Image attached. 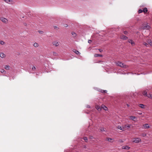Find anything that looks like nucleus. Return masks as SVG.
Here are the masks:
<instances>
[{"mask_svg": "<svg viewBox=\"0 0 152 152\" xmlns=\"http://www.w3.org/2000/svg\"><path fill=\"white\" fill-rule=\"evenodd\" d=\"M33 46L35 47H37L39 46V45L37 43L35 42L34 43Z\"/></svg>", "mask_w": 152, "mask_h": 152, "instance_id": "22", "label": "nucleus"}, {"mask_svg": "<svg viewBox=\"0 0 152 152\" xmlns=\"http://www.w3.org/2000/svg\"><path fill=\"white\" fill-rule=\"evenodd\" d=\"M83 139L85 140V142H87L88 141L87 138L86 137H84L83 138Z\"/></svg>", "mask_w": 152, "mask_h": 152, "instance_id": "30", "label": "nucleus"}, {"mask_svg": "<svg viewBox=\"0 0 152 152\" xmlns=\"http://www.w3.org/2000/svg\"><path fill=\"white\" fill-rule=\"evenodd\" d=\"M130 147L127 145L123 146L122 147V149H124L129 150L130 148Z\"/></svg>", "mask_w": 152, "mask_h": 152, "instance_id": "9", "label": "nucleus"}, {"mask_svg": "<svg viewBox=\"0 0 152 152\" xmlns=\"http://www.w3.org/2000/svg\"><path fill=\"white\" fill-rule=\"evenodd\" d=\"M117 128L119 129H120L122 131H124L125 129H124V126H118V127H117Z\"/></svg>", "mask_w": 152, "mask_h": 152, "instance_id": "14", "label": "nucleus"}, {"mask_svg": "<svg viewBox=\"0 0 152 152\" xmlns=\"http://www.w3.org/2000/svg\"><path fill=\"white\" fill-rule=\"evenodd\" d=\"M99 50L100 52H101L103 51L101 49H99Z\"/></svg>", "mask_w": 152, "mask_h": 152, "instance_id": "43", "label": "nucleus"}, {"mask_svg": "<svg viewBox=\"0 0 152 152\" xmlns=\"http://www.w3.org/2000/svg\"><path fill=\"white\" fill-rule=\"evenodd\" d=\"M1 20L4 23H8V20L5 18L1 17L0 18Z\"/></svg>", "mask_w": 152, "mask_h": 152, "instance_id": "2", "label": "nucleus"}, {"mask_svg": "<svg viewBox=\"0 0 152 152\" xmlns=\"http://www.w3.org/2000/svg\"><path fill=\"white\" fill-rule=\"evenodd\" d=\"M142 136L143 137H144L146 136V134L145 133H143L142 134Z\"/></svg>", "mask_w": 152, "mask_h": 152, "instance_id": "38", "label": "nucleus"}, {"mask_svg": "<svg viewBox=\"0 0 152 152\" xmlns=\"http://www.w3.org/2000/svg\"><path fill=\"white\" fill-rule=\"evenodd\" d=\"M131 124H126L124 126V129H125V128H130L131 127Z\"/></svg>", "mask_w": 152, "mask_h": 152, "instance_id": "8", "label": "nucleus"}, {"mask_svg": "<svg viewBox=\"0 0 152 152\" xmlns=\"http://www.w3.org/2000/svg\"><path fill=\"white\" fill-rule=\"evenodd\" d=\"M130 119L132 120H134L136 118V117L134 116H131L130 117Z\"/></svg>", "mask_w": 152, "mask_h": 152, "instance_id": "20", "label": "nucleus"}, {"mask_svg": "<svg viewBox=\"0 0 152 152\" xmlns=\"http://www.w3.org/2000/svg\"><path fill=\"white\" fill-rule=\"evenodd\" d=\"M89 138L90 139H94L95 138L93 136H90L89 137Z\"/></svg>", "mask_w": 152, "mask_h": 152, "instance_id": "37", "label": "nucleus"}, {"mask_svg": "<svg viewBox=\"0 0 152 152\" xmlns=\"http://www.w3.org/2000/svg\"><path fill=\"white\" fill-rule=\"evenodd\" d=\"M124 33L125 35H127L128 34V32L126 31H124Z\"/></svg>", "mask_w": 152, "mask_h": 152, "instance_id": "39", "label": "nucleus"}, {"mask_svg": "<svg viewBox=\"0 0 152 152\" xmlns=\"http://www.w3.org/2000/svg\"><path fill=\"white\" fill-rule=\"evenodd\" d=\"M148 10L147 8L145 7L144 8L143 10V12L145 13H146L148 12Z\"/></svg>", "mask_w": 152, "mask_h": 152, "instance_id": "18", "label": "nucleus"}, {"mask_svg": "<svg viewBox=\"0 0 152 152\" xmlns=\"http://www.w3.org/2000/svg\"><path fill=\"white\" fill-rule=\"evenodd\" d=\"M1 72V73H4V72H5V73H6V72L3 69H2Z\"/></svg>", "mask_w": 152, "mask_h": 152, "instance_id": "36", "label": "nucleus"}, {"mask_svg": "<svg viewBox=\"0 0 152 152\" xmlns=\"http://www.w3.org/2000/svg\"><path fill=\"white\" fill-rule=\"evenodd\" d=\"M143 94L144 95H145V96H147V92L146 91H143Z\"/></svg>", "mask_w": 152, "mask_h": 152, "instance_id": "25", "label": "nucleus"}, {"mask_svg": "<svg viewBox=\"0 0 152 152\" xmlns=\"http://www.w3.org/2000/svg\"><path fill=\"white\" fill-rule=\"evenodd\" d=\"M53 44L56 47L58 46L59 45L58 42L57 41L54 42H53Z\"/></svg>", "mask_w": 152, "mask_h": 152, "instance_id": "11", "label": "nucleus"}, {"mask_svg": "<svg viewBox=\"0 0 152 152\" xmlns=\"http://www.w3.org/2000/svg\"><path fill=\"white\" fill-rule=\"evenodd\" d=\"M73 51L77 54L78 55L80 54V53L78 51L76 50H74Z\"/></svg>", "mask_w": 152, "mask_h": 152, "instance_id": "17", "label": "nucleus"}, {"mask_svg": "<svg viewBox=\"0 0 152 152\" xmlns=\"http://www.w3.org/2000/svg\"><path fill=\"white\" fill-rule=\"evenodd\" d=\"M53 53L54 56H58V54L56 52H53Z\"/></svg>", "mask_w": 152, "mask_h": 152, "instance_id": "21", "label": "nucleus"}, {"mask_svg": "<svg viewBox=\"0 0 152 152\" xmlns=\"http://www.w3.org/2000/svg\"><path fill=\"white\" fill-rule=\"evenodd\" d=\"M4 44V42L2 41H0V44L1 45H3Z\"/></svg>", "mask_w": 152, "mask_h": 152, "instance_id": "31", "label": "nucleus"}, {"mask_svg": "<svg viewBox=\"0 0 152 152\" xmlns=\"http://www.w3.org/2000/svg\"><path fill=\"white\" fill-rule=\"evenodd\" d=\"M150 128V126L148 124H146L143 125L142 128L144 129H147Z\"/></svg>", "mask_w": 152, "mask_h": 152, "instance_id": "5", "label": "nucleus"}, {"mask_svg": "<svg viewBox=\"0 0 152 152\" xmlns=\"http://www.w3.org/2000/svg\"><path fill=\"white\" fill-rule=\"evenodd\" d=\"M100 130L102 132H103V131H104V128L102 129H101Z\"/></svg>", "mask_w": 152, "mask_h": 152, "instance_id": "44", "label": "nucleus"}, {"mask_svg": "<svg viewBox=\"0 0 152 152\" xmlns=\"http://www.w3.org/2000/svg\"><path fill=\"white\" fill-rule=\"evenodd\" d=\"M139 107L142 108H145V105L142 104H140Z\"/></svg>", "mask_w": 152, "mask_h": 152, "instance_id": "19", "label": "nucleus"}, {"mask_svg": "<svg viewBox=\"0 0 152 152\" xmlns=\"http://www.w3.org/2000/svg\"><path fill=\"white\" fill-rule=\"evenodd\" d=\"M150 28V26L147 25H143L142 27L143 29H149Z\"/></svg>", "mask_w": 152, "mask_h": 152, "instance_id": "3", "label": "nucleus"}, {"mask_svg": "<svg viewBox=\"0 0 152 152\" xmlns=\"http://www.w3.org/2000/svg\"><path fill=\"white\" fill-rule=\"evenodd\" d=\"M142 114V113H139V114H140V115H141Z\"/></svg>", "mask_w": 152, "mask_h": 152, "instance_id": "47", "label": "nucleus"}, {"mask_svg": "<svg viewBox=\"0 0 152 152\" xmlns=\"http://www.w3.org/2000/svg\"><path fill=\"white\" fill-rule=\"evenodd\" d=\"M100 92H102V93H106L107 92V91L102 90L100 91Z\"/></svg>", "mask_w": 152, "mask_h": 152, "instance_id": "27", "label": "nucleus"}, {"mask_svg": "<svg viewBox=\"0 0 152 152\" xmlns=\"http://www.w3.org/2000/svg\"><path fill=\"white\" fill-rule=\"evenodd\" d=\"M4 1L9 4H12L13 2L12 0H4Z\"/></svg>", "mask_w": 152, "mask_h": 152, "instance_id": "7", "label": "nucleus"}, {"mask_svg": "<svg viewBox=\"0 0 152 152\" xmlns=\"http://www.w3.org/2000/svg\"><path fill=\"white\" fill-rule=\"evenodd\" d=\"M38 32L40 34H42L43 33V31H38Z\"/></svg>", "mask_w": 152, "mask_h": 152, "instance_id": "32", "label": "nucleus"}, {"mask_svg": "<svg viewBox=\"0 0 152 152\" xmlns=\"http://www.w3.org/2000/svg\"><path fill=\"white\" fill-rule=\"evenodd\" d=\"M72 34L75 37L76 36V34L74 32H72Z\"/></svg>", "mask_w": 152, "mask_h": 152, "instance_id": "26", "label": "nucleus"}, {"mask_svg": "<svg viewBox=\"0 0 152 152\" xmlns=\"http://www.w3.org/2000/svg\"><path fill=\"white\" fill-rule=\"evenodd\" d=\"M10 66H9L8 65H6L5 66V69H10Z\"/></svg>", "mask_w": 152, "mask_h": 152, "instance_id": "23", "label": "nucleus"}, {"mask_svg": "<svg viewBox=\"0 0 152 152\" xmlns=\"http://www.w3.org/2000/svg\"><path fill=\"white\" fill-rule=\"evenodd\" d=\"M130 152V151H128V152Z\"/></svg>", "mask_w": 152, "mask_h": 152, "instance_id": "48", "label": "nucleus"}, {"mask_svg": "<svg viewBox=\"0 0 152 152\" xmlns=\"http://www.w3.org/2000/svg\"><path fill=\"white\" fill-rule=\"evenodd\" d=\"M0 56L2 58H4L5 56V55L3 53H0Z\"/></svg>", "mask_w": 152, "mask_h": 152, "instance_id": "13", "label": "nucleus"}, {"mask_svg": "<svg viewBox=\"0 0 152 152\" xmlns=\"http://www.w3.org/2000/svg\"><path fill=\"white\" fill-rule=\"evenodd\" d=\"M94 56L95 57H98V56L102 57L103 56L102 55H100V54H94Z\"/></svg>", "mask_w": 152, "mask_h": 152, "instance_id": "16", "label": "nucleus"}, {"mask_svg": "<svg viewBox=\"0 0 152 152\" xmlns=\"http://www.w3.org/2000/svg\"><path fill=\"white\" fill-rule=\"evenodd\" d=\"M126 105L127 106V107H129V104H126Z\"/></svg>", "mask_w": 152, "mask_h": 152, "instance_id": "46", "label": "nucleus"}, {"mask_svg": "<svg viewBox=\"0 0 152 152\" xmlns=\"http://www.w3.org/2000/svg\"><path fill=\"white\" fill-rule=\"evenodd\" d=\"M120 38L121 39H124V40H126L128 39V37L123 35H121L120 36Z\"/></svg>", "mask_w": 152, "mask_h": 152, "instance_id": "6", "label": "nucleus"}, {"mask_svg": "<svg viewBox=\"0 0 152 152\" xmlns=\"http://www.w3.org/2000/svg\"><path fill=\"white\" fill-rule=\"evenodd\" d=\"M64 26H65V27H67L68 26V25H66Z\"/></svg>", "mask_w": 152, "mask_h": 152, "instance_id": "45", "label": "nucleus"}, {"mask_svg": "<svg viewBox=\"0 0 152 152\" xmlns=\"http://www.w3.org/2000/svg\"><path fill=\"white\" fill-rule=\"evenodd\" d=\"M86 107H87V108H90L91 107L90 106V105H87L86 106Z\"/></svg>", "mask_w": 152, "mask_h": 152, "instance_id": "42", "label": "nucleus"}, {"mask_svg": "<svg viewBox=\"0 0 152 152\" xmlns=\"http://www.w3.org/2000/svg\"><path fill=\"white\" fill-rule=\"evenodd\" d=\"M134 140L133 141V142L136 143H138L141 142V140L139 138H134Z\"/></svg>", "mask_w": 152, "mask_h": 152, "instance_id": "1", "label": "nucleus"}, {"mask_svg": "<svg viewBox=\"0 0 152 152\" xmlns=\"http://www.w3.org/2000/svg\"><path fill=\"white\" fill-rule=\"evenodd\" d=\"M143 44L146 47H148V44L147 43L144 42L143 43Z\"/></svg>", "mask_w": 152, "mask_h": 152, "instance_id": "29", "label": "nucleus"}, {"mask_svg": "<svg viewBox=\"0 0 152 152\" xmlns=\"http://www.w3.org/2000/svg\"><path fill=\"white\" fill-rule=\"evenodd\" d=\"M147 42L150 46H152V41L151 40H148Z\"/></svg>", "mask_w": 152, "mask_h": 152, "instance_id": "15", "label": "nucleus"}, {"mask_svg": "<svg viewBox=\"0 0 152 152\" xmlns=\"http://www.w3.org/2000/svg\"><path fill=\"white\" fill-rule=\"evenodd\" d=\"M102 108H103L104 110H107V107L105 106L104 105H103L102 107Z\"/></svg>", "mask_w": 152, "mask_h": 152, "instance_id": "24", "label": "nucleus"}, {"mask_svg": "<svg viewBox=\"0 0 152 152\" xmlns=\"http://www.w3.org/2000/svg\"><path fill=\"white\" fill-rule=\"evenodd\" d=\"M138 12L139 13H141L142 12H143V10L140 9V10H139Z\"/></svg>", "mask_w": 152, "mask_h": 152, "instance_id": "34", "label": "nucleus"}, {"mask_svg": "<svg viewBox=\"0 0 152 152\" xmlns=\"http://www.w3.org/2000/svg\"><path fill=\"white\" fill-rule=\"evenodd\" d=\"M112 140V139L111 138H107V140L110 142H111V140Z\"/></svg>", "mask_w": 152, "mask_h": 152, "instance_id": "33", "label": "nucleus"}, {"mask_svg": "<svg viewBox=\"0 0 152 152\" xmlns=\"http://www.w3.org/2000/svg\"><path fill=\"white\" fill-rule=\"evenodd\" d=\"M128 42H129L131 43L132 45H134V42L132 40L129 39L128 40Z\"/></svg>", "mask_w": 152, "mask_h": 152, "instance_id": "12", "label": "nucleus"}, {"mask_svg": "<svg viewBox=\"0 0 152 152\" xmlns=\"http://www.w3.org/2000/svg\"><path fill=\"white\" fill-rule=\"evenodd\" d=\"M32 70H34H34H36V67L35 66H33V67H32Z\"/></svg>", "mask_w": 152, "mask_h": 152, "instance_id": "35", "label": "nucleus"}, {"mask_svg": "<svg viewBox=\"0 0 152 152\" xmlns=\"http://www.w3.org/2000/svg\"><path fill=\"white\" fill-rule=\"evenodd\" d=\"M96 108L98 111H101L102 109V107H101L98 105H96Z\"/></svg>", "mask_w": 152, "mask_h": 152, "instance_id": "10", "label": "nucleus"}, {"mask_svg": "<svg viewBox=\"0 0 152 152\" xmlns=\"http://www.w3.org/2000/svg\"><path fill=\"white\" fill-rule=\"evenodd\" d=\"M116 64L117 65L120 66L121 67H124L125 66V65H124V63L119 61L117 62L116 63Z\"/></svg>", "mask_w": 152, "mask_h": 152, "instance_id": "4", "label": "nucleus"}, {"mask_svg": "<svg viewBox=\"0 0 152 152\" xmlns=\"http://www.w3.org/2000/svg\"><path fill=\"white\" fill-rule=\"evenodd\" d=\"M54 29H58V28L56 26H54Z\"/></svg>", "mask_w": 152, "mask_h": 152, "instance_id": "40", "label": "nucleus"}, {"mask_svg": "<svg viewBox=\"0 0 152 152\" xmlns=\"http://www.w3.org/2000/svg\"><path fill=\"white\" fill-rule=\"evenodd\" d=\"M91 42V40H89L88 41V42L89 43H90Z\"/></svg>", "mask_w": 152, "mask_h": 152, "instance_id": "41", "label": "nucleus"}, {"mask_svg": "<svg viewBox=\"0 0 152 152\" xmlns=\"http://www.w3.org/2000/svg\"><path fill=\"white\" fill-rule=\"evenodd\" d=\"M149 98H150L151 99H152V94H148V95H147V96Z\"/></svg>", "mask_w": 152, "mask_h": 152, "instance_id": "28", "label": "nucleus"}]
</instances>
